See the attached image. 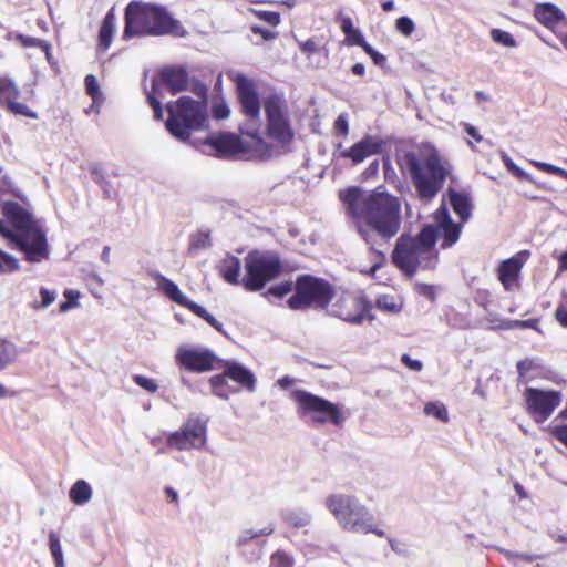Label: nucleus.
<instances>
[{"label":"nucleus","instance_id":"nucleus-43","mask_svg":"<svg viewBox=\"0 0 567 567\" xmlns=\"http://www.w3.org/2000/svg\"><path fill=\"white\" fill-rule=\"evenodd\" d=\"M252 13L261 21L271 27H277L280 23V13L267 10H252Z\"/></svg>","mask_w":567,"mask_h":567},{"label":"nucleus","instance_id":"nucleus-24","mask_svg":"<svg viewBox=\"0 0 567 567\" xmlns=\"http://www.w3.org/2000/svg\"><path fill=\"white\" fill-rule=\"evenodd\" d=\"M450 205L462 223H466L473 210V204L466 192H458L454 188L447 189Z\"/></svg>","mask_w":567,"mask_h":567},{"label":"nucleus","instance_id":"nucleus-10","mask_svg":"<svg viewBox=\"0 0 567 567\" xmlns=\"http://www.w3.org/2000/svg\"><path fill=\"white\" fill-rule=\"evenodd\" d=\"M266 114V135L274 145L287 147L295 138V132L290 124L288 106L285 97L278 93H271L264 100Z\"/></svg>","mask_w":567,"mask_h":567},{"label":"nucleus","instance_id":"nucleus-21","mask_svg":"<svg viewBox=\"0 0 567 567\" xmlns=\"http://www.w3.org/2000/svg\"><path fill=\"white\" fill-rule=\"evenodd\" d=\"M529 256L530 252L528 250H522L511 258L501 261L497 267V278L504 290L513 291L520 288V272Z\"/></svg>","mask_w":567,"mask_h":567},{"label":"nucleus","instance_id":"nucleus-14","mask_svg":"<svg viewBox=\"0 0 567 567\" xmlns=\"http://www.w3.org/2000/svg\"><path fill=\"white\" fill-rule=\"evenodd\" d=\"M526 411L537 423L549 419L561 402V393L555 390L544 391L536 388L525 390Z\"/></svg>","mask_w":567,"mask_h":567},{"label":"nucleus","instance_id":"nucleus-4","mask_svg":"<svg viewBox=\"0 0 567 567\" xmlns=\"http://www.w3.org/2000/svg\"><path fill=\"white\" fill-rule=\"evenodd\" d=\"M403 163L417 198L424 203H430L437 196L453 172L449 159L434 147L419 153L405 152Z\"/></svg>","mask_w":567,"mask_h":567},{"label":"nucleus","instance_id":"nucleus-58","mask_svg":"<svg viewBox=\"0 0 567 567\" xmlns=\"http://www.w3.org/2000/svg\"><path fill=\"white\" fill-rule=\"evenodd\" d=\"M250 30L254 34L260 35L265 41H270L277 38L278 33L259 25H251Z\"/></svg>","mask_w":567,"mask_h":567},{"label":"nucleus","instance_id":"nucleus-38","mask_svg":"<svg viewBox=\"0 0 567 567\" xmlns=\"http://www.w3.org/2000/svg\"><path fill=\"white\" fill-rule=\"evenodd\" d=\"M17 355L16 348L12 343L0 340V370L14 360Z\"/></svg>","mask_w":567,"mask_h":567},{"label":"nucleus","instance_id":"nucleus-50","mask_svg":"<svg viewBox=\"0 0 567 567\" xmlns=\"http://www.w3.org/2000/svg\"><path fill=\"white\" fill-rule=\"evenodd\" d=\"M133 381L141 386L142 389L146 390L150 393H155L158 389V385L154 379L146 378L141 374L133 375Z\"/></svg>","mask_w":567,"mask_h":567},{"label":"nucleus","instance_id":"nucleus-60","mask_svg":"<svg viewBox=\"0 0 567 567\" xmlns=\"http://www.w3.org/2000/svg\"><path fill=\"white\" fill-rule=\"evenodd\" d=\"M556 321L565 329H567V307L558 306L555 310Z\"/></svg>","mask_w":567,"mask_h":567},{"label":"nucleus","instance_id":"nucleus-34","mask_svg":"<svg viewBox=\"0 0 567 567\" xmlns=\"http://www.w3.org/2000/svg\"><path fill=\"white\" fill-rule=\"evenodd\" d=\"M227 375H225V371L220 374L213 375L209 379V383L213 389V393L221 399H228L229 391L227 384Z\"/></svg>","mask_w":567,"mask_h":567},{"label":"nucleus","instance_id":"nucleus-23","mask_svg":"<svg viewBox=\"0 0 567 567\" xmlns=\"http://www.w3.org/2000/svg\"><path fill=\"white\" fill-rule=\"evenodd\" d=\"M205 145L219 157H228L245 151L241 138L233 133L221 132L206 137Z\"/></svg>","mask_w":567,"mask_h":567},{"label":"nucleus","instance_id":"nucleus-44","mask_svg":"<svg viewBox=\"0 0 567 567\" xmlns=\"http://www.w3.org/2000/svg\"><path fill=\"white\" fill-rule=\"evenodd\" d=\"M19 269L18 260L0 249V274L4 271H16Z\"/></svg>","mask_w":567,"mask_h":567},{"label":"nucleus","instance_id":"nucleus-31","mask_svg":"<svg viewBox=\"0 0 567 567\" xmlns=\"http://www.w3.org/2000/svg\"><path fill=\"white\" fill-rule=\"evenodd\" d=\"M70 499L76 505L86 504L92 497V488L84 480H78L69 491Z\"/></svg>","mask_w":567,"mask_h":567},{"label":"nucleus","instance_id":"nucleus-56","mask_svg":"<svg viewBox=\"0 0 567 567\" xmlns=\"http://www.w3.org/2000/svg\"><path fill=\"white\" fill-rule=\"evenodd\" d=\"M417 292L426 299L434 301L436 299V289L433 285L420 284L416 287Z\"/></svg>","mask_w":567,"mask_h":567},{"label":"nucleus","instance_id":"nucleus-2","mask_svg":"<svg viewBox=\"0 0 567 567\" xmlns=\"http://www.w3.org/2000/svg\"><path fill=\"white\" fill-rule=\"evenodd\" d=\"M2 215L11 228L0 218V235L22 251L27 261L40 262L49 258L47 236L39 220L17 202L3 203Z\"/></svg>","mask_w":567,"mask_h":567},{"label":"nucleus","instance_id":"nucleus-39","mask_svg":"<svg viewBox=\"0 0 567 567\" xmlns=\"http://www.w3.org/2000/svg\"><path fill=\"white\" fill-rule=\"evenodd\" d=\"M529 164L539 169L540 172L551 174L567 181V171L561 167H558L549 163L533 159L529 161Z\"/></svg>","mask_w":567,"mask_h":567},{"label":"nucleus","instance_id":"nucleus-25","mask_svg":"<svg viewBox=\"0 0 567 567\" xmlns=\"http://www.w3.org/2000/svg\"><path fill=\"white\" fill-rule=\"evenodd\" d=\"M116 30V14L114 8H111L104 16L97 35V49L105 52L112 44Z\"/></svg>","mask_w":567,"mask_h":567},{"label":"nucleus","instance_id":"nucleus-54","mask_svg":"<svg viewBox=\"0 0 567 567\" xmlns=\"http://www.w3.org/2000/svg\"><path fill=\"white\" fill-rule=\"evenodd\" d=\"M190 91L199 99H202V101L206 102V97H207V92H208V87L205 83H203L202 81L199 80H192L190 82Z\"/></svg>","mask_w":567,"mask_h":567},{"label":"nucleus","instance_id":"nucleus-27","mask_svg":"<svg viewBox=\"0 0 567 567\" xmlns=\"http://www.w3.org/2000/svg\"><path fill=\"white\" fill-rule=\"evenodd\" d=\"M240 260L233 255H227L217 266L219 276L230 285H241Z\"/></svg>","mask_w":567,"mask_h":567},{"label":"nucleus","instance_id":"nucleus-28","mask_svg":"<svg viewBox=\"0 0 567 567\" xmlns=\"http://www.w3.org/2000/svg\"><path fill=\"white\" fill-rule=\"evenodd\" d=\"M225 375L250 392L255 390V375L251 371L239 363H228L225 368Z\"/></svg>","mask_w":567,"mask_h":567},{"label":"nucleus","instance_id":"nucleus-3","mask_svg":"<svg viewBox=\"0 0 567 567\" xmlns=\"http://www.w3.org/2000/svg\"><path fill=\"white\" fill-rule=\"evenodd\" d=\"M188 34L182 22L166 7L141 0L130 1L124 9L122 39L164 37L184 38Z\"/></svg>","mask_w":567,"mask_h":567},{"label":"nucleus","instance_id":"nucleus-42","mask_svg":"<svg viewBox=\"0 0 567 567\" xmlns=\"http://www.w3.org/2000/svg\"><path fill=\"white\" fill-rule=\"evenodd\" d=\"M210 112L215 120H225L230 115V109L224 99L214 101Z\"/></svg>","mask_w":567,"mask_h":567},{"label":"nucleus","instance_id":"nucleus-40","mask_svg":"<svg viewBox=\"0 0 567 567\" xmlns=\"http://www.w3.org/2000/svg\"><path fill=\"white\" fill-rule=\"evenodd\" d=\"M491 38L494 42L499 43L507 48H514L517 44L516 40L509 32L501 30V29H492Z\"/></svg>","mask_w":567,"mask_h":567},{"label":"nucleus","instance_id":"nucleus-26","mask_svg":"<svg viewBox=\"0 0 567 567\" xmlns=\"http://www.w3.org/2000/svg\"><path fill=\"white\" fill-rule=\"evenodd\" d=\"M535 19L548 29H553L564 19L561 10L553 3H539L534 9Z\"/></svg>","mask_w":567,"mask_h":567},{"label":"nucleus","instance_id":"nucleus-29","mask_svg":"<svg viewBox=\"0 0 567 567\" xmlns=\"http://www.w3.org/2000/svg\"><path fill=\"white\" fill-rule=\"evenodd\" d=\"M548 431L555 440L567 447V400L564 409L554 419Z\"/></svg>","mask_w":567,"mask_h":567},{"label":"nucleus","instance_id":"nucleus-53","mask_svg":"<svg viewBox=\"0 0 567 567\" xmlns=\"http://www.w3.org/2000/svg\"><path fill=\"white\" fill-rule=\"evenodd\" d=\"M362 50L372 59L373 63L378 66H384L386 63L385 55L374 50L368 42L362 47Z\"/></svg>","mask_w":567,"mask_h":567},{"label":"nucleus","instance_id":"nucleus-49","mask_svg":"<svg viewBox=\"0 0 567 567\" xmlns=\"http://www.w3.org/2000/svg\"><path fill=\"white\" fill-rule=\"evenodd\" d=\"M293 560L287 554L276 551L270 557V567H292Z\"/></svg>","mask_w":567,"mask_h":567},{"label":"nucleus","instance_id":"nucleus-55","mask_svg":"<svg viewBox=\"0 0 567 567\" xmlns=\"http://www.w3.org/2000/svg\"><path fill=\"white\" fill-rule=\"evenodd\" d=\"M517 372L520 378H525L530 370L537 368L536 363L532 359H525L517 362Z\"/></svg>","mask_w":567,"mask_h":567},{"label":"nucleus","instance_id":"nucleus-57","mask_svg":"<svg viewBox=\"0 0 567 567\" xmlns=\"http://www.w3.org/2000/svg\"><path fill=\"white\" fill-rule=\"evenodd\" d=\"M401 362L410 370L419 372L423 369V363L417 359H412L408 353L401 355Z\"/></svg>","mask_w":567,"mask_h":567},{"label":"nucleus","instance_id":"nucleus-48","mask_svg":"<svg viewBox=\"0 0 567 567\" xmlns=\"http://www.w3.org/2000/svg\"><path fill=\"white\" fill-rule=\"evenodd\" d=\"M49 547L54 563L64 561L61 543L56 534H50Z\"/></svg>","mask_w":567,"mask_h":567},{"label":"nucleus","instance_id":"nucleus-9","mask_svg":"<svg viewBox=\"0 0 567 567\" xmlns=\"http://www.w3.org/2000/svg\"><path fill=\"white\" fill-rule=\"evenodd\" d=\"M284 266L274 251L251 250L245 257V276L241 286L247 291H259L267 282L278 278Z\"/></svg>","mask_w":567,"mask_h":567},{"label":"nucleus","instance_id":"nucleus-17","mask_svg":"<svg viewBox=\"0 0 567 567\" xmlns=\"http://www.w3.org/2000/svg\"><path fill=\"white\" fill-rule=\"evenodd\" d=\"M216 360L215 353L207 348L182 346L175 353V362L178 368L195 373L212 371Z\"/></svg>","mask_w":567,"mask_h":567},{"label":"nucleus","instance_id":"nucleus-33","mask_svg":"<svg viewBox=\"0 0 567 567\" xmlns=\"http://www.w3.org/2000/svg\"><path fill=\"white\" fill-rule=\"evenodd\" d=\"M212 245L208 231H197L189 237L188 252L193 254Z\"/></svg>","mask_w":567,"mask_h":567},{"label":"nucleus","instance_id":"nucleus-19","mask_svg":"<svg viewBox=\"0 0 567 567\" xmlns=\"http://www.w3.org/2000/svg\"><path fill=\"white\" fill-rule=\"evenodd\" d=\"M433 224H427L426 226H431L436 233V239L442 238L441 248L447 249L455 245L460 239L463 225L461 220L455 223L452 220L450 212L443 202L433 214Z\"/></svg>","mask_w":567,"mask_h":567},{"label":"nucleus","instance_id":"nucleus-64","mask_svg":"<svg viewBox=\"0 0 567 567\" xmlns=\"http://www.w3.org/2000/svg\"><path fill=\"white\" fill-rule=\"evenodd\" d=\"M537 324H538L537 319H527V320H515L511 327L535 329L537 327Z\"/></svg>","mask_w":567,"mask_h":567},{"label":"nucleus","instance_id":"nucleus-16","mask_svg":"<svg viewBox=\"0 0 567 567\" xmlns=\"http://www.w3.org/2000/svg\"><path fill=\"white\" fill-rule=\"evenodd\" d=\"M384 148L385 142L380 136L367 134L348 148H344L341 142L337 143L333 156L337 159H349L353 166H357L370 156L382 154Z\"/></svg>","mask_w":567,"mask_h":567},{"label":"nucleus","instance_id":"nucleus-18","mask_svg":"<svg viewBox=\"0 0 567 567\" xmlns=\"http://www.w3.org/2000/svg\"><path fill=\"white\" fill-rule=\"evenodd\" d=\"M233 81L240 112L250 120H259L261 104L256 83L244 74H237Z\"/></svg>","mask_w":567,"mask_h":567},{"label":"nucleus","instance_id":"nucleus-36","mask_svg":"<svg viewBox=\"0 0 567 567\" xmlns=\"http://www.w3.org/2000/svg\"><path fill=\"white\" fill-rule=\"evenodd\" d=\"M16 39L24 48H39L47 54L50 52V44L45 40L24 34H17Z\"/></svg>","mask_w":567,"mask_h":567},{"label":"nucleus","instance_id":"nucleus-62","mask_svg":"<svg viewBox=\"0 0 567 567\" xmlns=\"http://www.w3.org/2000/svg\"><path fill=\"white\" fill-rule=\"evenodd\" d=\"M462 126L466 134L470 135L475 142L480 143L483 141V136L472 124L463 123Z\"/></svg>","mask_w":567,"mask_h":567},{"label":"nucleus","instance_id":"nucleus-13","mask_svg":"<svg viewBox=\"0 0 567 567\" xmlns=\"http://www.w3.org/2000/svg\"><path fill=\"white\" fill-rule=\"evenodd\" d=\"M151 277L155 280L157 289L163 292L167 298L176 302L177 305L188 309L197 317L205 320L209 326L216 329L218 332H223V324L217 321L207 310L200 305L188 299L178 288V286L166 278L159 272H152Z\"/></svg>","mask_w":567,"mask_h":567},{"label":"nucleus","instance_id":"nucleus-52","mask_svg":"<svg viewBox=\"0 0 567 567\" xmlns=\"http://www.w3.org/2000/svg\"><path fill=\"white\" fill-rule=\"evenodd\" d=\"M64 296L66 298V301H64L60 305V311H62V312H65L69 309L78 306L76 300H78L80 293H79V291L68 289L64 291Z\"/></svg>","mask_w":567,"mask_h":567},{"label":"nucleus","instance_id":"nucleus-1","mask_svg":"<svg viewBox=\"0 0 567 567\" xmlns=\"http://www.w3.org/2000/svg\"><path fill=\"white\" fill-rule=\"evenodd\" d=\"M339 198L368 245L373 246L375 237L389 240L399 233L402 218L396 196L378 189L365 193L352 186L341 190Z\"/></svg>","mask_w":567,"mask_h":567},{"label":"nucleus","instance_id":"nucleus-37","mask_svg":"<svg viewBox=\"0 0 567 567\" xmlns=\"http://www.w3.org/2000/svg\"><path fill=\"white\" fill-rule=\"evenodd\" d=\"M85 92L93 102H102L103 96L99 82L93 74H87L84 79Z\"/></svg>","mask_w":567,"mask_h":567},{"label":"nucleus","instance_id":"nucleus-22","mask_svg":"<svg viewBox=\"0 0 567 567\" xmlns=\"http://www.w3.org/2000/svg\"><path fill=\"white\" fill-rule=\"evenodd\" d=\"M156 82V92L159 86L165 87L172 95L186 91L189 84L188 72L184 66H165L158 71Z\"/></svg>","mask_w":567,"mask_h":567},{"label":"nucleus","instance_id":"nucleus-7","mask_svg":"<svg viewBox=\"0 0 567 567\" xmlns=\"http://www.w3.org/2000/svg\"><path fill=\"white\" fill-rule=\"evenodd\" d=\"M327 313L354 326H360L364 321L372 322L375 319L373 303L361 290L333 288V297Z\"/></svg>","mask_w":567,"mask_h":567},{"label":"nucleus","instance_id":"nucleus-46","mask_svg":"<svg viewBox=\"0 0 567 567\" xmlns=\"http://www.w3.org/2000/svg\"><path fill=\"white\" fill-rule=\"evenodd\" d=\"M292 289L295 290V285H292L291 281H282L278 285L271 286L267 290V295H272L275 297L282 298L289 292H291Z\"/></svg>","mask_w":567,"mask_h":567},{"label":"nucleus","instance_id":"nucleus-32","mask_svg":"<svg viewBox=\"0 0 567 567\" xmlns=\"http://www.w3.org/2000/svg\"><path fill=\"white\" fill-rule=\"evenodd\" d=\"M340 28L342 32L346 34L347 45H359L360 48H362L367 43L361 32L353 27L350 17H343L341 19Z\"/></svg>","mask_w":567,"mask_h":567},{"label":"nucleus","instance_id":"nucleus-41","mask_svg":"<svg viewBox=\"0 0 567 567\" xmlns=\"http://www.w3.org/2000/svg\"><path fill=\"white\" fill-rule=\"evenodd\" d=\"M156 82L152 81V91L147 93V102L150 106L153 109L154 112V118L157 121H161L163 118V107L162 103L158 101V99L155 96L156 94Z\"/></svg>","mask_w":567,"mask_h":567},{"label":"nucleus","instance_id":"nucleus-63","mask_svg":"<svg viewBox=\"0 0 567 567\" xmlns=\"http://www.w3.org/2000/svg\"><path fill=\"white\" fill-rule=\"evenodd\" d=\"M90 173L94 182L97 183L99 185H103L105 183V176L101 167L92 166L90 168Z\"/></svg>","mask_w":567,"mask_h":567},{"label":"nucleus","instance_id":"nucleus-20","mask_svg":"<svg viewBox=\"0 0 567 567\" xmlns=\"http://www.w3.org/2000/svg\"><path fill=\"white\" fill-rule=\"evenodd\" d=\"M19 96L20 89L13 80L8 76H0V106L16 116L38 118L37 112L18 101Z\"/></svg>","mask_w":567,"mask_h":567},{"label":"nucleus","instance_id":"nucleus-61","mask_svg":"<svg viewBox=\"0 0 567 567\" xmlns=\"http://www.w3.org/2000/svg\"><path fill=\"white\" fill-rule=\"evenodd\" d=\"M40 296L42 308L50 306L55 299V293L53 291L48 290L47 288H41Z\"/></svg>","mask_w":567,"mask_h":567},{"label":"nucleus","instance_id":"nucleus-15","mask_svg":"<svg viewBox=\"0 0 567 567\" xmlns=\"http://www.w3.org/2000/svg\"><path fill=\"white\" fill-rule=\"evenodd\" d=\"M206 441V424L198 417H188L178 431L166 437L168 447L177 451L199 449Z\"/></svg>","mask_w":567,"mask_h":567},{"label":"nucleus","instance_id":"nucleus-59","mask_svg":"<svg viewBox=\"0 0 567 567\" xmlns=\"http://www.w3.org/2000/svg\"><path fill=\"white\" fill-rule=\"evenodd\" d=\"M246 135L249 136L254 141V144L257 148H259V150L269 148V151L271 150V145L268 146L266 144L264 138L260 136L258 130H256L255 132H247Z\"/></svg>","mask_w":567,"mask_h":567},{"label":"nucleus","instance_id":"nucleus-35","mask_svg":"<svg viewBox=\"0 0 567 567\" xmlns=\"http://www.w3.org/2000/svg\"><path fill=\"white\" fill-rule=\"evenodd\" d=\"M424 413L427 416H433L441 422H449V413L446 406L441 402H429L424 405Z\"/></svg>","mask_w":567,"mask_h":567},{"label":"nucleus","instance_id":"nucleus-5","mask_svg":"<svg viewBox=\"0 0 567 567\" xmlns=\"http://www.w3.org/2000/svg\"><path fill=\"white\" fill-rule=\"evenodd\" d=\"M435 234L431 226H424L416 236L401 235L392 252L393 264L408 276H413L419 267L434 268L439 259Z\"/></svg>","mask_w":567,"mask_h":567},{"label":"nucleus","instance_id":"nucleus-6","mask_svg":"<svg viewBox=\"0 0 567 567\" xmlns=\"http://www.w3.org/2000/svg\"><path fill=\"white\" fill-rule=\"evenodd\" d=\"M167 120L165 128L181 142H189L194 132L207 128L208 113L204 101H196L190 96H181L166 104Z\"/></svg>","mask_w":567,"mask_h":567},{"label":"nucleus","instance_id":"nucleus-45","mask_svg":"<svg viewBox=\"0 0 567 567\" xmlns=\"http://www.w3.org/2000/svg\"><path fill=\"white\" fill-rule=\"evenodd\" d=\"M349 131L350 128L348 115L342 113L336 118L333 123V134L341 137H347L349 135Z\"/></svg>","mask_w":567,"mask_h":567},{"label":"nucleus","instance_id":"nucleus-11","mask_svg":"<svg viewBox=\"0 0 567 567\" xmlns=\"http://www.w3.org/2000/svg\"><path fill=\"white\" fill-rule=\"evenodd\" d=\"M326 506L343 528L378 532L372 528V517L368 509L349 495L333 494L327 497Z\"/></svg>","mask_w":567,"mask_h":567},{"label":"nucleus","instance_id":"nucleus-30","mask_svg":"<svg viewBox=\"0 0 567 567\" xmlns=\"http://www.w3.org/2000/svg\"><path fill=\"white\" fill-rule=\"evenodd\" d=\"M404 306L403 298L394 295H380L375 299V307L378 310L389 313L398 315L402 311Z\"/></svg>","mask_w":567,"mask_h":567},{"label":"nucleus","instance_id":"nucleus-47","mask_svg":"<svg viewBox=\"0 0 567 567\" xmlns=\"http://www.w3.org/2000/svg\"><path fill=\"white\" fill-rule=\"evenodd\" d=\"M298 47L302 54H305L307 58H311L315 53L320 51L319 43L313 38H310L306 41H299Z\"/></svg>","mask_w":567,"mask_h":567},{"label":"nucleus","instance_id":"nucleus-8","mask_svg":"<svg viewBox=\"0 0 567 567\" xmlns=\"http://www.w3.org/2000/svg\"><path fill=\"white\" fill-rule=\"evenodd\" d=\"M333 288L324 278L300 275L295 281V292L287 300V305L291 310L313 308L327 311L333 297Z\"/></svg>","mask_w":567,"mask_h":567},{"label":"nucleus","instance_id":"nucleus-12","mask_svg":"<svg viewBox=\"0 0 567 567\" xmlns=\"http://www.w3.org/2000/svg\"><path fill=\"white\" fill-rule=\"evenodd\" d=\"M291 398L298 406V412L310 415L315 423H330L340 426L346 421V415L340 406L324 398L301 389L295 390Z\"/></svg>","mask_w":567,"mask_h":567},{"label":"nucleus","instance_id":"nucleus-51","mask_svg":"<svg viewBox=\"0 0 567 567\" xmlns=\"http://www.w3.org/2000/svg\"><path fill=\"white\" fill-rule=\"evenodd\" d=\"M395 27L403 35L409 37L413 33L415 25L409 17H400L395 21Z\"/></svg>","mask_w":567,"mask_h":567}]
</instances>
